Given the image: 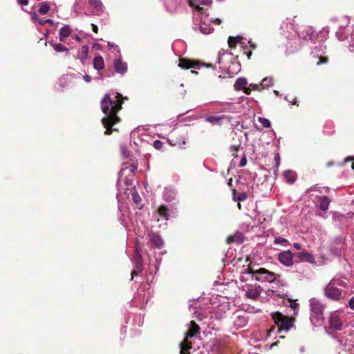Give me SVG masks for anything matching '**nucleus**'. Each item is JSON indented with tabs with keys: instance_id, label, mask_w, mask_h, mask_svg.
I'll return each instance as SVG.
<instances>
[{
	"instance_id": "obj_9",
	"label": "nucleus",
	"mask_w": 354,
	"mask_h": 354,
	"mask_svg": "<svg viewBox=\"0 0 354 354\" xmlns=\"http://www.w3.org/2000/svg\"><path fill=\"white\" fill-rule=\"evenodd\" d=\"M168 211V209L165 206L161 205L154 213L153 217L157 220L158 222L160 221L161 220L165 221L163 224H160L159 227L166 225V221H168L169 216Z\"/></svg>"
},
{
	"instance_id": "obj_54",
	"label": "nucleus",
	"mask_w": 354,
	"mask_h": 354,
	"mask_svg": "<svg viewBox=\"0 0 354 354\" xmlns=\"http://www.w3.org/2000/svg\"><path fill=\"white\" fill-rule=\"evenodd\" d=\"M248 43L250 44V46L254 49L256 48V46L254 43H252V41H249Z\"/></svg>"
},
{
	"instance_id": "obj_35",
	"label": "nucleus",
	"mask_w": 354,
	"mask_h": 354,
	"mask_svg": "<svg viewBox=\"0 0 354 354\" xmlns=\"http://www.w3.org/2000/svg\"><path fill=\"white\" fill-rule=\"evenodd\" d=\"M274 243L275 244H280L284 246L289 245V242L287 239L280 236L276 237L274 240Z\"/></svg>"
},
{
	"instance_id": "obj_36",
	"label": "nucleus",
	"mask_w": 354,
	"mask_h": 354,
	"mask_svg": "<svg viewBox=\"0 0 354 354\" xmlns=\"http://www.w3.org/2000/svg\"><path fill=\"white\" fill-rule=\"evenodd\" d=\"M258 121L265 128H268L271 125L270 120L268 119L263 118V117H259Z\"/></svg>"
},
{
	"instance_id": "obj_27",
	"label": "nucleus",
	"mask_w": 354,
	"mask_h": 354,
	"mask_svg": "<svg viewBox=\"0 0 354 354\" xmlns=\"http://www.w3.org/2000/svg\"><path fill=\"white\" fill-rule=\"evenodd\" d=\"M243 39V38L241 35H236V37H230L228 38L229 46L232 48H234L236 47V44H242Z\"/></svg>"
},
{
	"instance_id": "obj_19",
	"label": "nucleus",
	"mask_w": 354,
	"mask_h": 354,
	"mask_svg": "<svg viewBox=\"0 0 354 354\" xmlns=\"http://www.w3.org/2000/svg\"><path fill=\"white\" fill-rule=\"evenodd\" d=\"M261 292V289L260 286H256L254 287L248 288V290H246L245 294L248 298L255 299L260 295Z\"/></svg>"
},
{
	"instance_id": "obj_58",
	"label": "nucleus",
	"mask_w": 354,
	"mask_h": 354,
	"mask_svg": "<svg viewBox=\"0 0 354 354\" xmlns=\"http://www.w3.org/2000/svg\"><path fill=\"white\" fill-rule=\"evenodd\" d=\"M251 55H252V52L250 51V52H249V53H248V55H247V56H248V59H250V58Z\"/></svg>"
},
{
	"instance_id": "obj_10",
	"label": "nucleus",
	"mask_w": 354,
	"mask_h": 354,
	"mask_svg": "<svg viewBox=\"0 0 354 354\" xmlns=\"http://www.w3.org/2000/svg\"><path fill=\"white\" fill-rule=\"evenodd\" d=\"M135 270L131 272V279L142 270V257L141 254V250L136 248V254L133 261Z\"/></svg>"
},
{
	"instance_id": "obj_56",
	"label": "nucleus",
	"mask_w": 354,
	"mask_h": 354,
	"mask_svg": "<svg viewBox=\"0 0 354 354\" xmlns=\"http://www.w3.org/2000/svg\"><path fill=\"white\" fill-rule=\"evenodd\" d=\"M290 103L292 104H295L297 103V100L296 98H294L292 101H289Z\"/></svg>"
},
{
	"instance_id": "obj_44",
	"label": "nucleus",
	"mask_w": 354,
	"mask_h": 354,
	"mask_svg": "<svg viewBox=\"0 0 354 354\" xmlns=\"http://www.w3.org/2000/svg\"><path fill=\"white\" fill-rule=\"evenodd\" d=\"M209 20L210 22L216 24H220L221 23V19H220L219 18L211 19Z\"/></svg>"
},
{
	"instance_id": "obj_4",
	"label": "nucleus",
	"mask_w": 354,
	"mask_h": 354,
	"mask_svg": "<svg viewBox=\"0 0 354 354\" xmlns=\"http://www.w3.org/2000/svg\"><path fill=\"white\" fill-rule=\"evenodd\" d=\"M272 317L277 324V332L279 333L282 331H288L292 326L291 319L279 312L273 313Z\"/></svg>"
},
{
	"instance_id": "obj_34",
	"label": "nucleus",
	"mask_w": 354,
	"mask_h": 354,
	"mask_svg": "<svg viewBox=\"0 0 354 354\" xmlns=\"http://www.w3.org/2000/svg\"><path fill=\"white\" fill-rule=\"evenodd\" d=\"M272 83H273L272 78L265 77L264 79H263L262 82L260 84L261 90L272 85Z\"/></svg>"
},
{
	"instance_id": "obj_52",
	"label": "nucleus",
	"mask_w": 354,
	"mask_h": 354,
	"mask_svg": "<svg viewBox=\"0 0 354 354\" xmlns=\"http://www.w3.org/2000/svg\"><path fill=\"white\" fill-rule=\"evenodd\" d=\"M127 149L124 147H122V153L124 156L127 157V155L126 154Z\"/></svg>"
},
{
	"instance_id": "obj_64",
	"label": "nucleus",
	"mask_w": 354,
	"mask_h": 354,
	"mask_svg": "<svg viewBox=\"0 0 354 354\" xmlns=\"http://www.w3.org/2000/svg\"><path fill=\"white\" fill-rule=\"evenodd\" d=\"M108 45L113 46V45H111L110 43H108Z\"/></svg>"
},
{
	"instance_id": "obj_15",
	"label": "nucleus",
	"mask_w": 354,
	"mask_h": 354,
	"mask_svg": "<svg viewBox=\"0 0 354 354\" xmlns=\"http://www.w3.org/2000/svg\"><path fill=\"white\" fill-rule=\"evenodd\" d=\"M344 249V243L342 239L334 241L330 248L331 252L337 256H339L342 251Z\"/></svg>"
},
{
	"instance_id": "obj_3",
	"label": "nucleus",
	"mask_w": 354,
	"mask_h": 354,
	"mask_svg": "<svg viewBox=\"0 0 354 354\" xmlns=\"http://www.w3.org/2000/svg\"><path fill=\"white\" fill-rule=\"evenodd\" d=\"M309 306L312 324L315 326H320L324 320L325 305L318 299L312 297L309 299Z\"/></svg>"
},
{
	"instance_id": "obj_59",
	"label": "nucleus",
	"mask_w": 354,
	"mask_h": 354,
	"mask_svg": "<svg viewBox=\"0 0 354 354\" xmlns=\"http://www.w3.org/2000/svg\"><path fill=\"white\" fill-rule=\"evenodd\" d=\"M74 38L78 41L80 39V38L78 36H75Z\"/></svg>"
},
{
	"instance_id": "obj_11",
	"label": "nucleus",
	"mask_w": 354,
	"mask_h": 354,
	"mask_svg": "<svg viewBox=\"0 0 354 354\" xmlns=\"http://www.w3.org/2000/svg\"><path fill=\"white\" fill-rule=\"evenodd\" d=\"M342 326V320L337 312H333L330 314L329 317V327L331 329L338 330H340Z\"/></svg>"
},
{
	"instance_id": "obj_39",
	"label": "nucleus",
	"mask_w": 354,
	"mask_h": 354,
	"mask_svg": "<svg viewBox=\"0 0 354 354\" xmlns=\"http://www.w3.org/2000/svg\"><path fill=\"white\" fill-rule=\"evenodd\" d=\"M131 196H132V198H133V201L136 204H138L139 203H140L141 197L140 196V195L138 194V193L136 191H133L131 194Z\"/></svg>"
},
{
	"instance_id": "obj_50",
	"label": "nucleus",
	"mask_w": 354,
	"mask_h": 354,
	"mask_svg": "<svg viewBox=\"0 0 354 354\" xmlns=\"http://www.w3.org/2000/svg\"><path fill=\"white\" fill-rule=\"evenodd\" d=\"M245 164H246V160L245 158H243L241 160L239 165H240V167H243L245 165Z\"/></svg>"
},
{
	"instance_id": "obj_53",
	"label": "nucleus",
	"mask_w": 354,
	"mask_h": 354,
	"mask_svg": "<svg viewBox=\"0 0 354 354\" xmlns=\"http://www.w3.org/2000/svg\"><path fill=\"white\" fill-rule=\"evenodd\" d=\"M327 62V59L326 57L321 58V60L317 63L320 64L321 63H326Z\"/></svg>"
},
{
	"instance_id": "obj_1",
	"label": "nucleus",
	"mask_w": 354,
	"mask_h": 354,
	"mask_svg": "<svg viewBox=\"0 0 354 354\" xmlns=\"http://www.w3.org/2000/svg\"><path fill=\"white\" fill-rule=\"evenodd\" d=\"M122 98L120 93H116L115 100H113L111 98L110 94L107 93L101 100V109L105 115L102 121L106 128V134H110L113 131L116 130L115 129H112V127L120 121L116 114L121 109Z\"/></svg>"
},
{
	"instance_id": "obj_49",
	"label": "nucleus",
	"mask_w": 354,
	"mask_h": 354,
	"mask_svg": "<svg viewBox=\"0 0 354 354\" xmlns=\"http://www.w3.org/2000/svg\"><path fill=\"white\" fill-rule=\"evenodd\" d=\"M91 26H92L93 31L95 32H97L98 30V28H97V25H95L94 24H91Z\"/></svg>"
},
{
	"instance_id": "obj_20",
	"label": "nucleus",
	"mask_w": 354,
	"mask_h": 354,
	"mask_svg": "<svg viewBox=\"0 0 354 354\" xmlns=\"http://www.w3.org/2000/svg\"><path fill=\"white\" fill-rule=\"evenodd\" d=\"M32 10H31L30 12V13L32 15V19L35 21H37L38 24H41V25H44L45 24L48 23L50 25L53 26V21L50 19H41L39 17L37 13L35 11V6H33L32 8Z\"/></svg>"
},
{
	"instance_id": "obj_61",
	"label": "nucleus",
	"mask_w": 354,
	"mask_h": 354,
	"mask_svg": "<svg viewBox=\"0 0 354 354\" xmlns=\"http://www.w3.org/2000/svg\"><path fill=\"white\" fill-rule=\"evenodd\" d=\"M238 207L239 209H241V204L239 203H238Z\"/></svg>"
},
{
	"instance_id": "obj_46",
	"label": "nucleus",
	"mask_w": 354,
	"mask_h": 354,
	"mask_svg": "<svg viewBox=\"0 0 354 354\" xmlns=\"http://www.w3.org/2000/svg\"><path fill=\"white\" fill-rule=\"evenodd\" d=\"M83 79H84V80L86 82H87V83L90 82H91V77H90L89 75H84V76H83Z\"/></svg>"
},
{
	"instance_id": "obj_26",
	"label": "nucleus",
	"mask_w": 354,
	"mask_h": 354,
	"mask_svg": "<svg viewBox=\"0 0 354 354\" xmlns=\"http://www.w3.org/2000/svg\"><path fill=\"white\" fill-rule=\"evenodd\" d=\"M329 204L330 200L327 196H324L319 198V204L318 205V207L322 211L326 212L328 210Z\"/></svg>"
},
{
	"instance_id": "obj_16",
	"label": "nucleus",
	"mask_w": 354,
	"mask_h": 354,
	"mask_svg": "<svg viewBox=\"0 0 354 354\" xmlns=\"http://www.w3.org/2000/svg\"><path fill=\"white\" fill-rule=\"evenodd\" d=\"M151 245L156 248L160 249L164 245V241L158 234L151 233L149 234Z\"/></svg>"
},
{
	"instance_id": "obj_43",
	"label": "nucleus",
	"mask_w": 354,
	"mask_h": 354,
	"mask_svg": "<svg viewBox=\"0 0 354 354\" xmlns=\"http://www.w3.org/2000/svg\"><path fill=\"white\" fill-rule=\"evenodd\" d=\"M349 308L354 310V297H352L348 302Z\"/></svg>"
},
{
	"instance_id": "obj_55",
	"label": "nucleus",
	"mask_w": 354,
	"mask_h": 354,
	"mask_svg": "<svg viewBox=\"0 0 354 354\" xmlns=\"http://www.w3.org/2000/svg\"><path fill=\"white\" fill-rule=\"evenodd\" d=\"M169 142L171 145H173V146H176L178 144L177 142H172L171 140H169Z\"/></svg>"
},
{
	"instance_id": "obj_40",
	"label": "nucleus",
	"mask_w": 354,
	"mask_h": 354,
	"mask_svg": "<svg viewBox=\"0 0 354 354\" xmlns=\"http://www.w3.org/2000/svg\"><path fill=\"white\" fill-rule=\"evenodd\" d=\"M162 142L160 141V140H155L154 142H153V147L158 149V150H160L162 148Z\"/></svg>"
},
{
	"instance_id": "obj_23",
	"label": "nucleus",
	"mask_w": 354,
	"mask_h": 354,
	"mask_svg": "<svg viewBox=\"0 0 354 354\" xmlns=\"http://www.w3.org/2000/svg\"><path fill=\"white\" fill-rule=\"evenodd\" d=\"M93 68L96 71H101L104 67V59L102 56H97L93 61Z\"/></svg>"
},
{
	"instance_id": "obj_42",
	"label": "nucleus",
	"mask_w": 354,
	"mask_h": 354,
	"mask_svg": "<svg viewBox=\"0 0 354 354\" xmlns=\"http://www.w3.org/2000/svg\"><path fill=\"white\" fill-rule=\"evenodd\" d=\"M351 162V168L354 170V157H348L345 159L344 162Z\"/></svg>"
},
{
	"instance_id": "obj_25",
	"label": "nucleus",
	"mask_w": 354,
	"mask_h": 354,
	"mask_svg": "<svg viewBox=\"0 0 354 354\" xmlns=\"http://www.w3.org/2000/svg\"><path fill=\"white\" fill-rule=\"evenodd\" d=\"M227 241L228 243L233 242L241 243L243 241V234L241 232H236L234 235L230 236Z\"/></svg>"
},
{
	"instance_id": "obj_47",
	"label": "nucleus",
	"mask_w": 354,
	"mask_h": 354,
	"mask_svg": "<svg viewBox=\"0 0 354 354\" xmlns=\"http://www.w3.org/2000/svg\"><path fill=\"white\" fill-rule=\"evenodd\" d=\"M293 247L295 249L299 250L301 249V245L299 243H293Z\"/></svg>"
},
{
	"instance_id": "obj_18",
	"label": "nucleus",
	"mask_w": 354,
	"mask_h": 354,
	"mask_svg": "<svg viewBox=\"0 0 354 354\" xmlns=\"http://www.w3.org/2000/svg\"><path fill=\"white\" fill-rule=\"evenodd\" d=\"M114 68L116 73L124 75L127 71V65L126 63L122 62L120 57H119L114 62Z\"/></svg>"
},
{
	"instance_id": "obj_2",
	"label": "nucleus",
	"mask_w": 354,
	"mask_h": 354,
	"mask_svg": "<svg viewBox=\"0 0 354 354\" xmlns=\"http://www.w3.org/2000/svg\"><path fill=\"white\" fill-rule=\"evenodd\" d=\"M348 279L342 276L334 277L325 286L324 294L325 297L333 301L344 299L347 293Z\"/></svg>"
},
{
	"instance_id": "obj_41",
	"label": "nucleus",
	"mask_w": 354,
	"mask_h": 354,
	"mask_svg": "<svg viewBox=\"0 0 354 354\" xmlns=\"http://www.w3.org/2000/svg\"><path fill=\"white\" fill-rule=\"evenodd\" d=\"M82 53L83 54V58L84 59H86L87 58V56H88V48L87 46H84L82 48Z\"/></svg>"
},
{
	"instance_id": "obj_22",
	"label": "nucleus",
	"mask_w": 354,
	"mask_h": 354,
	"mask_svg": "<svg viewBox=\"0 0 354 354\" xmlns=\"http://www.w3.org/2000/svg\"><path fill=\"white\" fill-rule=\"evenodd\" d=\"M71 33V28L69 26L65 25L59 30V39L64 41Z\"/></svg>"
},
{
	"instance_id": "obj_33",
	"label": "nucleus",
	"mask_w": 354,
	"mask_h": 354,
	"mask_svg": "<svg viewBox=\"0 0 354 354\" xmlns=\"http://www.w3.org/2000/svg\"><path fill=\"white\" fill-rule=\"evenodd\" d=\"M53 47L57 53H62V52H68V49L60 43L53 44Z\"/></svg>"
},
{
	"instance_id": "obj_13",
	"label": "nucleus",
	"mask_w": 354,
	"mask_h": 354,
	"mask_svg": "<svg viewBox=\"0 0 354 354\" xmlns=\"http://www.w3.org/2000/svg\"><path fill=\"white\" fill-rule=\"evenodd\" d=\"M248 322V317L245 313L237 315L233 320V327L236 329L243 328Z\"/></svg>"
},
{
	"instance_id": "obj_60",
	"label": "nucleus",
	"mask_w": 354,
	"mask_h": 354,
	"mask_svg": "<svg viewBox=\"0 0 354 354\" xmlns=\"http://www.w3.org/2000/svg\"><path fill=\"white\" fill-rule=\"evenodd\" d=\"M192 73H194V74H197V72L194 71H191Z\"/></svg>"
},
{
	"instance_id": "obj_62",
	"label": "nucleus",
	"mask_w": 354,
	"mask_h": 354,
	"mask_svg": "<svg viewBox=\"0 0 354 354\" xmlns=\"http://www.w3.org/2000/svg\"><path fill=\"white\" fill-rule=\"evenodd\" d=\"M274 92L277 95L279 94V92L277 91H274Z\"/></svg>"
},
{
	"instance_id": "obj_21",
	"label": "nucleus",
	"mask_w": 354,
	"mask_h": 354,
	"mask_svg": "<svg viewBox=\"0 0 354 354\" xmlns=\"http://www.w3.org/2000/svg\"><path fill=\"white\" fill-rule=\"evenodd\" d=\"M178 67L183 69H189V68H197L198 66L196 63L186 59H180L178 63Z\"/></svg>"
},
{
	"instance_id": "obj_28",
	"label": "nucleus",
	"mask_w": 354,
	"mask_h": 354,
	"mask_svg": "<svg viewBox=\"0 0 354 354\" xmlns=\"http://www.w3.org/2000/svg\"><path fill=\"white\" fill-rule=\"evenodd\" d=\"M175 191L171 188H165L164 190L163 198L165 201H172L175 198Z\"/></svg>"
},
{
	"instance_id": "obj_38",
	"label": "nucleus",
	"mask_w": 354,
	"mask_h": 354,
	"mask_svg": "<svg viewBox=\"0 0 354 354\" xmlns=\"http://www.w3.org/2000/svg\"><path fill=\"white\" fill-rule=\"evenodd\" d=\"M248 88H250V93H251L252 91H262L261 90V85L260 84H250L249 85H248L247 86Z\"/></svg>"
},
{
	"instance_id": "obj_5",
	"label": "nucleus",
	"mask_w": 354,
	"mask_h": 354,
	"mask_svg": "<svg viewBox=\"0 0 354 354\" xmlns=\"http://www.w3.org/2000/svg\"><path fill=\"white\" fill-rule=\"evenodd\" d=\"M249 274H252V277L254 278L255 280L261 282H274L277 278V274L274 272H270L266 268H259L257 270L248 272Z\"/></svg>"
},
{
	"instance_id": "obj_6",
	"label": "nucleus",
	"mask_w": 354,
	"mask_h": 354,
	"mask_svg": "<svg viewBox=\"0 0 354 354\" xmlns=\"http://www.w3.org/2000/svg\"><path fill=\"white\" fill-rule=\"evenodd\" d=\"M199 329V326L194 322H191L190 327L186 333V336L183 341L180 344V354H189L185 353V351L192 348V344L189 342V339L194 337L198 332Z\"/></svg>"
},
{
	"instance_id": "obj_14",
	"label": "nucleus",
	"mask_w": 354,
	"mask_h": 354,
	"mask_svg": "<svg viewBox=\"0 0 354 354\" xmlns=\"http://www.w3.org/2000/svg\"><path fill=\"white\" fill-rule=\"evenodd\" d=\"M248 81L245 77H239L234 85L235 90L241 91L242 90L245 94H250V88H248Z\"/></svg>"
},
{
	"instance_id": "obj_32",
	"label": "nucleus",
	"mask_w": 354,
	"mask_h": 354,
	"mask_svg": "<svg viewBox=\"0 0 354 354\" xmlns=\"http://www.w3.org/2000/svg\"><path fill=\"white\" fill-rule=\"evenodd\" d=\"M50 8L49 3L46 1H44L40 3L38 11L41 15H46L49 12Z\"/></svg>"
},
{
	"instance_id": "obj_17",
	"label": "nucleus",
	"mask_w": 354,
	"mask_h": 354,
	"mask_svg": "<svg viewBox=\"0 0 354 354\" xmlns=\"http://www.w3.org/2000/svg\"><path fill=\"white\" fill-rule=\"evenodd\" d=\"M297 257L301 261L308 262L311 264H315L316 261L314 257L306 251H302L297 254Z\"/></svg>"
},
{
	"instance_id": "obj_45",
	"label": "nucleus",
	"mask_w": 354,
	"mask_h": 354,
	"mask_svg": "<svg viewBox=\"0 0 354 354\" xmlns=\"http://www.w3.org/2000/svg\"><path fill=\"white\" fill-rule=\"evenodd\" d=\"M336 35L339 40H344L346 38V36H343L339 32H337Z\"/></svg>"
},
{
	"instance_id": "obj_7",
	"label": "nucleus",
	"mask_w": 354,
	"mask_h": 354,
	"mask_svg": "<svg viewBox=\"0 0 354 354\" xmlns=\"http://www.w3.org/2000/svg\"><path fill=\"white\" fill-rule=\"evenodd\" d=\"M189 5L196 8L194 15L199 16L200 15H205L203 8L200 7V5H211L212 0H189Z\"/></svg>"
},
{
	"instance_id": "obj_12",
	"label": "nucleus",
	"mask_w": 354,
	"mask_h": 354,
	"mask_svg": "<svg viewBox=\"0 0 354 354\" xmlns=\"http://www.w3.org/2000/svg\"><path fill=\"white\" fill-rule=\"evenodd\" d=\"M201 23L199 25V29L201 32L203 34H209L212 32L214 30V28L212 27V26L209 24V20L208 19V17L206 15H201Z\"/></svg>"
},
{
	"instance_id": "obj_51",
	"label": "nucleus",
	"mask_w": 354,
	"mask_h": 354,
	"mask_svg": "<svg viewBox=\"0 0 354 354\" xmlns=\"http://www.w3.org/2000/svg\"><path fill=\"white\" fill-rule=\"evenodd\" d=\"M291 307L294 309V310H296L299 308V304L297 303H294V304H291Z\"/></svg>"
},
{
	"instance_id": "obj_29",
	"label": "nucleus",
	"mask_w": 354,
	"mask_h": 354,
	"mask_svg": "<svg viewBox=\"0 0 354 354\" xmlns=\"http://www.w3.org/2000/svg\"><path fill=\"white\" fill-rule=\"evenodd\" d=\"M283 176L286 182L290 184H292L296 180V174L291 170L284 171Z\"/></svg>"
},
{
	"instance_id": "obj_8",
	"label": "nucleus",
	"mask_w": 354,
	"mask_h": 354,
	"mask_svg": "<svg viewBox=\"0 0 354 354\" xmlns=\"http://www.w3.org/2000/svg\"><path fill=\"white\" fill-rule=\"evenodd\" d=\"M279 261L286 267H291L293 263V254L290 250L283 251L278 254Z\"/></svg>"
},
{
	"instance_id": "obj_37",
	"label": "nucleus",
	"mask_w": 354,
	"mask_h": 354,
	"mask_svg": "<svg viewBox=\"0 0 354 354\" xmlns=\"http://www.w3.org/2000/svg\"><path fill=\"white\" fill-rule=\"evenodd\" d=\"M247 197H248V196L245 192H241V193L239 194L237 196H234V200L235 201H238V202L243 201L247 198Z\"/></svg>"
},
{
	"instance_id": "obj_48",
	"label": "nucleus",
	"mask_w": 354,
	"mask_h": 354,
	"mask_svg": "<svg viewBox=\"0 0 354 354\" xmlns=\"http://www.w3.org/2000/svg\"><path fill=\"white\" fill-rule=\"evenodd\" d=\"M274 160H275V162H276V165L278 167L279 165V162H280L279 156L278 154H277L274 156Z\"/></svg>"
},
{
	"instance_id": "obj_31",
	"label": "nucleus",
	"mask_w": 354,
	"mask_h": 354,
	"mask_svg": "<svg viewBox=\"0 0 354 354\" xmlns=\"http://www.w3.org/2000/svg\"><path fill=\"white\" fill-rule=\"evenodd\" d=\"M225 118V115L221 116H208L205 118V121L212 124H219L221 120Z\"/></svg>"
},
{
	"instance_id": "obj_57",
	"label": "nucleus",
	"mask_w": 354,
	"mask_h": 354,
	"mask_svg": "<svg viewBox=\"0 0 354 354\" xmlns=\"http://www.w3.org/2000/svg\"><path fill=\"white\" fill-rule=\"evenodd\" d=\"M160 261L158 260V262H157V265L156 266V270H158V266L160 265Z\"/></svg>"
},
{
	"instance_id": "obj_30",
	"label": "nucleus",
	"mask_w": 354,
	"mask_h": 354,
	"mask_svg": "<svg viewBox=\"0 0 354 354\" xmlns=\"http://www.w3.org/2000/svg\"><path fill=\"white\" fill-rule=\"evenodd\" d=\"M89 4L97 12H102L103 4L101 0H88Z\"/></svg>"
},
{
	"instance_id": "obj_63",
	"label": "nucleus",
	"mask_w": 354,
	"mask_h": 354,
	"mask_svg": "<svg viewBox=\"0 0 354 354\" xmlns=\"http://www.w3.org/2000/svg\"><path fill=\"white\" fill-rule=\"evenodd\" d=\"M183 145H185V140H183V142H182Z\"/></svg>"
},
{
	"instance_id": "obj_24",
	"label": "nucleus",
	"mask_w": 354,
	"mask_h": 354,
	"mask_svg": "<svg viewBox=\"0 0 354 354\" xmlns=\"http://www.w3.org/2000/svg\"><path fill=\"white\" fill-rule=\"evenodd\" d=\"M301 33L299 32L295 34V35L292 36L291 38L288 37V39L290 40L291 47L294 48L295 49H297L299 46H300V45L301 44Z\"/></svg>"
}]
</instances>
